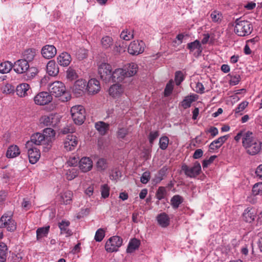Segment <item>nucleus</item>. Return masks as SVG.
Here are the masks:
<instances>
[{
    "mask_svg": "<svg viewBox=\"0 0 262 262\" xmlns=\"http://www.w3.org/2000/svg\"><path fill=\"white\" fill-rule=\"evenodd\" d=\"M50 226L39 228L36 230L37 239L39 240L41 237L45 236L48 233Z\"/></svg>",
    "mask_w": 262,
    "mask_h": 262,
    "instance_id": "nucleus-37",
    "label": "nucleus"
},
{
    "mask_svg": "<svg viewBox=\"0 0 262 262\" xmlns=\"http://www.w3.org/2000/svg\"><path fill=\"white\" fill-rule=\"evenodd\" d=\"M138 66L135 63H129L125 70V74L127 77L135 75L137 72Z\"/></svg>",
    "mask_w": 262,
    "mask_h": 262,
    "instance_id": "nucleus-32",
    "label": "nucleus"
},
{
    "mask_svg": "<svg viewBox=\"0 0 262 262\" xmlns=\"http://www.w3.org/2000/svg\"><path fill=\"white\" fill-rule=\"evenodd\" d=\"M79 167L82 172H88L92 168V161L90 158L83 157L79 161Z\"/></svg>",
    "mask_w": 262,
    "mask_h": 262,
    "instance_id": "nucleus-19",
    "label": "nucleus"
},
{
    "mask_svg": "<svg viewBox=\"0 0 262 262\" xmlns=\"http://www.w3.org/2000/svg\"><path fill=\"white\" fill-rule=\"evenodd\" d=\"M229 136L228 135L220 137L217 139L213 141V143L217 145H220V147L226 142L228 139Z\"/></svg>",
    "mask_w": 262,
    "mask_h": 262,
    "instance_id": "nucleus-55",
    "label": "nucleus"
},
{
    "mask_svg": "<svg viewBox=\"0 0 262 262\" xmlns=\"http://www.w3.org/2000/svg\"><path fill=\"white\" fill-rule=\"evenodd\" d=\"M40 121L46 126H54L59 122V118L56 114H51L48 116L42 117Z\"/></svg>",
    "mask_w": 262,
    "mask_h": 262,
    "instance_id": "nucleus-16",
    "label": "nucleus"
},
{
    "mask_svg": "<svg viewBox=\"0 0 262 262\" xmlns=\"http://www.w3.org/2000/svg\"><path fill=\"white\" fill-rule=\"evenodd\" d=\"M7 246L4 243H0V260L6 261L7 257Z\"/></svg>",
    "mask_w": 262,
    "mask_h": 262,
    "instance_id": "nucleus-39",
    "label": "nucleus"
},
{
    "mask_svg": "<svg viewBox=\"0 0 262 262\" xmlns=\"http://www.w3.org/2000/svg\"><path fill=\"white\" fill-rule=\"evenodd\" d=\"M50 142V138L46 137L44 134L36 133L31 136L30 140L26 144V147L29 148L34 144L36 145L48 144Z\"/></svg>",
    "mask_w": 262,
    "mask_h": 262,
    "instance_id": "nucleus-5",
    "label": "nucleus"
},
{
    "mask_svg": "<svg viewBox=\"0 0 262 262\" xmlns=\"http://www.w3.org/2000/svg\"><path fill=\"white\" fill-rule=\"evenodd\" d=\"M72 118L76 124H82L85 118V111L82 105L73 106L71 109Z\"/></svg>",
    "mask_w": 262,
    "mask_h": 262,
    "instance_id": "nucleus-4",
    "label": "nucleus"
},
{
    "mask_svg": "<svg viewBox=\"0 0 262 262\" xmlns=\"http://www.w3.org/2000/svg\"><path fill=\"white\" fill-rule=\"evenodd\" d=\"M2 91L3 93L7 94L13 93L14 91V86L10 84L7 83L2 88Z\"/></svg>",
    "mask_w": 262,
    "mask_h": 262,
    "instance_id": "nucleus-53",
    "label": "nucleus"
},
{
    "mask_svg": "<svg viewBox=\"0 0 262 262\" xmlns=\"http://www.w3.org/2000/svg\"><path fill=\"white\" fill-rule=\"evenodd\" d=\"M30 85L26 83L19 84L16 88L17 95L20 97H24L28 95L29 91Z\"/></svg>",
    "mask_w": 262,
    "mask_h": 262,
    "instance_id": "nucleus-24",
    "label": "nucleus"
},
{
    "mask_svg": "<svg viewBox=\"0 0 262 262\" xmlns=\"http://www.w3.org/2000/svg\"><path fill=\"white\" fill-rule=\"evenodd\" d=\"M56 49L53 45H46L41 50V54L42 55V56L47 59H50L56 55Z\"/></svg>",
    "mask_w": 262,
    "mask_h": 262,
    "instance_id": "nucleus-20",
    "label": "nucleus"
},
{
    "mask_svg": "<svg viewBox=\"0 0 262 262\" xmlns=\"http://www.w3.org/2000/svg\"><path fill=\"white\" fill-rule=\"evenodd\" d=\"M182 170L185 175L189 178H195L199 175L201 171V166L198 162H195L192 167H189L186 164L182 166Z\"/></svg>",
    "mask_w": 262,
    "mask_h": 262,
    "instance_id": "nucleus-8",
    "label": "nucleus"
},
{
    "mask_svg": "<svg viewBox=\"0 0 262 262\" xmlns=\"http://www.w3.org/2000/svg\"><path fill=\"white\" fill-rule=\"evenodd\" d=\"M244 220L248 223L253 222L256 216V211L252 208H247L243 214Z\"/></svg>",
    "mask_w": 262,
    "mask_h": 262,
    "instance_id": "nucleus-26",
    "label": "nucleus"
},
{
    "mask_svg": "<svg viewBox=\"0 0 262 262\" xmlns=\"http://www.w3.org/2000/svg\"><path fill=\"white\" fill-rule=\"evenodd\" d=\"M187 48L190 50V52H193L195 50H196L197 56L201 54L202 52V47L198 40L188 43L187 44Z\"/></svg>",
    "mask_w": 262,
    "mask_h": 262,
    "instance_id": "nucleus-28",
    "label": "nucleus"
},
{
    "mask_svg": "<svg viewBox=\"0 0 262 262\" xmlns=\"http://www.w3.org/2000/svg\"><path fill=\"white\" fill-rule=\"evenodd\" d=\"M0 228H6L8 231L14 232L16 229V223L11 215L4 214L0 219Z\"/></svg>",
    "mask_w": 262,
    "mask_h": 262,
    "instance_id": "nucleus-7",
    "label": "nucleus"
},
{
    "mask_svg": "<svg viewBox=\"0 0 262 262\" xmlns=\"http://www.w3.org/2000/svg\"><path fill=\"white\" fill-rule=\"evenodd\" d=\"M78 144L77 137L72 134L68 135L64 141V148L68 151L73 150Z\"/></svg>",
    "mask_w": 262,
    "mask_h": 262,
    "instance_id": "nucleus-15",
    "label": "nucleus"
},
{
    "mask_svg": "<svg viewBox=\"0 0 262 262\" xmlns=\"http://www.w3.org/2000/svg\"><path fill=\"white\" fill-rule=\"evenodd\" d=\"M52 96L47 92H42L36 95L34 98V101L36 104L44 105L51 102Z\"/></svg>",
    "mask_w": 262,
    "mask_h": 262,
    "instance_id": "nucleus-11",
    "label": "nucleus"
},
{
    "mask_svg": "<svg viewBox=\"0 0 262 262\" xmlns=\"http://www.w3.org/2000/svg\"><path fill=\"white\" fill-rule=\"evenodd\" d=\"M169 143V139L166 136H163L160 138L159 140V146L162 150H165L167 148Z\"/></svg>",
    "mask_w": 262,
    "mask_h": 262,
    "instance_id": "nucleus-44",
    "label": "nucleus"
},
{
    "mask_svg": "<svg viewBox=\"0 0 262 262\" xmlns=\"http://www.w3.org/2000/svg\"><path fill=\"white\" fill-rule=\"evenodd\" d=\"M86 81L83 79L78 80L72 87V90L76 97H78L82 96L86 91Z\"/></svg>",
    "mask_w": 262,
    "mask_h": 262,
    "instance_id": "nucleus-12",
    "label": "nucleus"
},
{
    "mask_svg": "<svg viewBox=\"0 0 262 262\" xmlns=\"http://www.w3.org/2000/svg\"><path fill=\"white\" fill-rule=\"evenodd\" d=\"M49 91L50 94L55 97H61L63 102H66L71 98L69 93L66 91L64 84L60 81H55L51 83L49 86Z\"/></svg>",
    "mask_w": 262,
    "mask_h": 262,
    "instance_id": "nucleus-2",
    "label": "nucleus"
},
{
    "mask_svg": "<svg viewBox=\"0 0 262 262\" xmlns=\"http://www.w3.org/2000/svg\"><path fill=\"white\" fill-rule=\"evenodd\" d=\"M133 34L130 32H128L127 31L124 30L120 34V37L125 40H129L133 38Z\"/></svg>",
    "mask_w": 262,
    "mask_h": 262,
    "instance_id": "nucleus-54",
    "label": "nucleus"
},
{
    "mask_svg": "<svg viewBox=\"0 0 262 262\" xmlns=\"http://www.w3.org/2000/svg\"><path fill=\"white\" fill-rule=\"evenodd\" d=\"M173 90V85L172 83L170 81L167 84L166 88L164 90V95L165 96H169L172 93Z\"/></svg>",
    "mask_w": 262,
    "mask_h": 262,
    "instance_id": "nucleus-61",
    "label": "nucleus"
},
{
    "mask_svg": "<svg viewBox=\"0 0 262 262\" xmlns=\"http://www.w3.org/2000/svg\"><path fill=\"white\" fill-rule=\"evenodd\" d=\"M232 26H234V32L239 36L248 35L253 30V27L250 22L243 20L242 17L237 18Z\"/></svg>",
    "mask_w": 262,
    "mask_h": 262,
    "instance_id": "nucleus-3",
    "label": "nucleus"
},
{
    "mask_svg": "<svg viewBox=\"0 0 262 262\" xmlns=\"http://www.w3.org/2000/svg\"><path fill=\"white\" fill-rule=\"evenodd\" d=\"M73 193L71 191H67L62 193L60 196L61 202L64 204H69L72 201Z\"/></svg>",
    "mask_w": 262,
    "mask_h": 262,
    "instance_id": "nucleus-34",
    "label": "nucleus"
},
{
    "mask_svg": "<svg viewBox=\"0 0 262 262\" xmlns=\"http://www.w3.org/2000/svg\"><path fill=\"white\" fill-rule=\"evenodd\" d=\"M125 77H127L125 74V70L117 69L112 73L110 82H120L122 81Z\"/></svg>",
    "mask_w": 262,
    "mask_h": 262,
    "instance_id": "nucleus-17",
    "label": "nucleus"
},
{
    "mask_svg": "<svg viewBox=\"0 0 262 262\" xmlns=\"http://www.w3.org/2000/svg\"><path fill=\"white\" fill-rule=\"evenodd\" d=\"M128 130L126 128H119L117 132L118 138L120 139H123L128 134Z\"/></svg>",
    "mask_w": 262,
    "mask_h": 262,
    "instance_id": "nucleus-59",
    "label": "nucleus"
},
{
    "mask_svg": "<svg viewBox=\"0 0 262 262\" xmlns=\"http://www.w3.org/2000/svg\"><path fill=\"white\" fill-rule=\"evenodd\" d=\"M175 81L177 85H179L181 84V83L184 80V77L183 74V73L178 71L175 73Z\"/></svg>",
    "mask_w": 262,
    "mask_h": 262,
    "instance_id": "nucleus-49",
    "label": "nucleus"
},
{
    "mask_svg": "<svg viewBox=\"0 0 262 262\" xmlns=\"http://www.w3.org/2000/svg\"><path fill=\"white\" fill-rule=\"evenodd\" d=\"M253 195H262V183L259 182L254 185L252 188Z\"/></svg>",
    "mask_w": 262,
    "mask_h": 262,
    "instance_id": "nucleus-43",
    "label": "nucleus"
},
{
    "mask_svg": "<svg viewBox=\"0 0 262 262\" xmlns=\"http://www.w3.org/2000/svg\"><path fill=\"white\" fill-rule=\"evenodd\" d=\"M159 224L162 227H166L169 225V217L166 213H162L157 217Z\"/></svg>",
    "mask_w": 262,
    "mask_h": 262,
    "instance_id": "nucleus-27",
    "label": "nucleus"
},
{
    "mask_svg": "<svg viewBox=\"0 0 262 262\" xmlns=\"http://www.w3.org/2000/svg\"><path fill=\"white\" fill-rule=\"evenodd\" d=\"M97 167L99 170H104L107 167L106 160L104 158L99 159L97 162Z\"/></svg>",
    "mask_w": 262,
    "mask_h": 262,
    "instance_id": "nucleus-42",
    "label": "nucleus"
},
{
    "mask_svg": "<svg viewBox=\"0 0 262 262\" xmlns=\"http://www.w3.org/2000/svg\"><path fill=\"white\" fill-rule=\"evenodd\" d=\"M144 43L142 41H134L128 46V52L130 54L137 55L143 52Z\"/></svg>",
    "mask_w": 262,
    "mask_h": 262,
    "instance_id": "nucleus-10",
    "label": "nucleus"
},
{
    "mask_svg": "<svg viewBox=\"0 0 262 262\" xmlns=\"http://www.w3.org/2000/svg\"><path fill=\"white\" fill-rule=\"evenodd\" d=\"M194 101V99L192 98L191 96H187L181 102V105L184 108L186 109L191 106V103Z\"/></svg>",
    "mask_w": 262,
    "mask_h": 262,
    "instance_id": "nucleus-41",
    "label": "nucleus"
},
{
    "mask_svg": "<svg viewBox=\"0 0 262 262\" xmlns=\"http://www.w3.org/2000/svg\"><path fill=\"white\" fill-rule=\"evenodd\" d=\"M171 205L173 208L177 209L179 205L183 202V198L179 195H175L171 199Z\"/></svg>",
    "mask_w": 262,
    "mask_h": 262,
    "instance_id": "nucleus-36",
    "label": "nucleus"
},
{
    "mask_svg": "<svg viewBox=\"0 0 262 262\" xmlns=\"http://www.w3.org/2000/svg\"><path fill=\"white\" fill-rule=\"evenodd\" d=\"M101 192L102 197L104 199L109 196L110 188L107 184H104L101 186Z\"/></svg>",
    "mask_w": 262,
    "mask_h": 262,
    "instance_id": "nucleus-51",
    "label": "nucleus"
},
{
    "mask_svg": "<svg viewBox=\"0 0 262 262\" xmlns=\"http://www.w3.org/2000/svg\"><path fill=\"white\" fill-rule=\"evenodd\" d=\"M28 148V155L29 162L31 164L36 163L38 161L40 157L39 150L36 147L31 146Z\"/></svg>",
    "mask_w": 262,
    "mask_h": 262,
    "instance_id": "nucleus-18",
    "label": "nucleus"
},
{
    "mask_svg": "<svg viewBox=\"0 0 262 262\" xmlns=\"http://www.w3.org/2000/svg\"><path fill=\"white\" fill-rule=\"evenodd\" d=\"M101 41L102 47L105 49L110 48L113 43L112 38L107 36L103 37Z\"/></svg>",
    "mask_w": 262,
    "mask_h": 262,
    "instance_id": "nucleus-38",
    "label": "nucleus"
},
{
    "mask_svg": "<svg viewBox=\"0 0 262 262\" xmlns=\"http://www.w3.org/2000/svg\"><path fill=\"white\" fill-rule=\"evenodd\" d=\"M216 158V156H211L208 160H205L203 162V168H207L210 164H211L213 161Z\"/></svg>",
    "mask_w": 262,
    "mask_h": 262,
    "instance_id": "nucleus-62",
    "label": "nucleus"
},
{
    "mask_svg": "<svg viewBox=\"0 0 262 262\" xmlns=\"http://www.w3.org/2000/svg\"><path fill=\"white\" fill-rule=\"evenodd\" d=\"M42 134H44L46 137H49L50 142L51 138L55 136V132L54 129L51 128H46L43 129Z\"/></svg>",
    "mask_w": 262,
    "mask_h": 262,
    "instance_id": "nucleus-52",
    "label": "nucleus"
},
{
    "mask_svg": "<svg viewBox=\"0 0 262 262\" xmlns=\"http://www.w3.org/2000/svg\"><path fill=\"white\" fill-rule=\"evenodd\" d=\"M104 236V230L102 228H100L96 232L95 239L96 241L100 242L103 239Z\"/></svg>",
    "mask_w": 262,
    "mask_h": 262,
    "instance_id": "nucleus-48",
    "label": "nucleus"
},
{
    "mask_svg": "<svg viewBox=\"0 0 262 262\" xmlns=\"http://www.w3.org/2000/svg\"><path fill=\"white\" fill-rule=\"evenodd\" d=\"M124 92V89L121 85L115 84L109 89V94L113 97H119Z\"/></svg>",
    "mask_w": 262,
    "mask_h": 262,
    "instance_id": "nucleus-23",
    "label": "nucleus"
},
{
    "mask_svg": "<svg viewBox=\"0 0 262 262\" xmlns=\"http://www.w3.org/2000/svg\"><path fill=\"white\" fill-rule=\"evenodd\" d=\"M20 154L18 147L15 145L10 146L6 152V157L8 158H13L17 157Z\"/></svg>",
    "mask_w": 262,
    "mask_h": 262,
    "instance_id": "nucleus-29",
    "label": "nucleus"
},
{
    "mask_svg": "<svg viewBox=\"0 0 262 262\" xmlns=\"http://www.w3.org/2000/svg\"><path fill=\"white\" fill-rule=\"evenodd\" d=\"M71 61V55L67 52L61 53L57 57V62L59 64L63 67L69 66Z\"/></svg>",
    "mask_w": 262,
    "mask_h": 262,
    "instance_id": "nucleus-25",
    "label": "nucleus"
},
{
    "mask_svg": "<svg viewBox=\"0 0 262 262\" xmlns=\"http://www.w3.org/2000/svg\"><path fill=\"white\" fill-rule=\"evenodd\" d=\"M47 72L50 76H55L59 73L58 65L54 60H50L46 66Z\"/></svg>",
    "mask_w": 262,
    "mask_h": 262,
    "instance_id": "nucleus-22",
    "label": "nucleus"
},
{
    "mask_svg": "<svg viewBox=\"0 0 262 262\" xmlns=\"http://www.w3.org/2000/svg\"><path fill=\"white\" fill-rule=\"evenodd\" d=\"M70 222L69 221H62L58 223V227L60 229V233L69 237L73 234L72 231L69 228Z\"/></svg>",
    "mask_w": 262,
    "mask_h": 262,
    "instance_id": "nucleus-21",
    "label": "nucleus"
},
{
    "mask_svg": "<svg viewBox=\"0 0 262 262\" xmlns=\"http://www.w3.org/2000/svg\"><path fill=\"white\" fill-rule=\"evenodd\" d=\"M76 55L79 60H82L86 58L88 56V50L83 48H80L77 51Z\"/></svg>",
    "mask_w": 262,
    "mask_h": 262,
    "instance_id": "nucleus-47",
    "label": "nucleus"
},
{
    "mask_svg": "<svg viewBox=\"0 0 262 262\" xmlns=\"http://www.w3.org/2000/svg\"><path fill=\"white\" fill-rule=\"evenodd\" d=\"M210 16L212 21L214 23H220L223 18L222 14L216 10H214L210 14Z\"/></svg>",
    "mask_w": 262,
    "mask_h": 262,
    "instance_id": "nucleus-40",
    "label": "nucleus"
},
{
    "mask_svg": "<svg viewBox=\"0 0 262 262\" xmlns=\"http://www.w3.org/2000/svg\"><path fill=\"white\" fill-rule=\"evenodd\" d=\"M38 72V70L36 68L34 67H31L28 70L27 73V77L28 79H32L35 77V76L37 74Z\"/></svg>",
    "mask_w": 262,
    "mask_h": 262,
    "instance_id": "nucleus-56",
    "label": "nucleus"
},
{
    "mask_svg": "<svg viewBox=\"0 0 262 262\" xmlns=\"http://www.w3.org/2000/svg\"><path fill=\"white\" fill-rule=\"evenodd\" d=\"M78 176L77 170L75 168L69 169L66 174V179L68 180H72Z\"/></svg>",
    "mask_w": 262,
    "mask_h": 262,
    "instance_id": "nucleus-45",
    "label": "nucleus"
},
{
    "mask_svg": "<svg viewBox=\"0 0 262 262\" xmlns=\"http://www.w3.org/2000/svg\"><path fill=\"white\" fill-rule=\"evenodd\" d=\"M140 245V241L137 238H133L129 242L126 251L127 253H132L137 249Z\"/></svg>",
    "mask_w": 262,
    "mask_h": 262,
    "instance_id": "nucleus-30",
    "label": "nucleus"
},
{
    "mask_svg": "<svg viewBox=\"0 0 262 262\" xmlns=\"http://www.w3.org/2000/svg\"><path fill=\"white\" fill-rule=\"evenodd\" d=\"M14 71L18 74L26 72L29 69L28 61L25 59H18L13 64Z\"/></svg>",
    "mask_w": 262,
    "mask_h": 262,
    "instance_id": "nucleus-13",
    "label": "nucleus"
},
{
    "mask_svg": "<svg viewBox=\"0 0 262 262\" xmlns=\"http://www.w3.org/2000/svg\"><path fill=\"white\" fill-rule=\"evenodd\" d=\"M122 244V239L119 236H113L106 242L105 249L108 252H116Z\"/></svg>",
    "mask_w": 262,
    "mask_h": 262,
    "instance_id": "nucleus-6",
    "label": "nucleus"
},
{
    "mask_svg": "<svg viewBox=\"0 0 262 262\" xmlns=\"http://www.w3.org/2000/svg\"><path fill=\"white\" fill-rule=\"evenodd\" d=\"M194 91L200 94H203L204 93V87L203 84L201 82H197L195 84Z\"/></svg>",
    "mask_w": 262,
    "mask_h": 262,
    "instance_id": "nucleus-63",
    "label": "nucleus"
},
{
    "mask_svg": "<svg viewBox=\"0 0 262 262\" xmlns=\"http://www.w3.org/2000/svg\"><path fill=\"white\" fill-rule=\"evenodd\" d=\"M252 133L247 132L243 137V144L248 154L251 155L257 154L261 149V144L256 139L252 137Z\"/></svg>",
    "mask_w": 262,
    "mask_h": 262,
    "instance_id": "nucleus-1",
    "label": "nucleus"
},
{
    "mask_svg": "<svg viewBox=\"0 0 262 262\" xmlns=\"http://www.w3.org/2000/svg\"><path fill=\"white\" fill-rule=\"evenodd\" d=\"M150 180V172L149 171H145L143 172L140 181L143 184H146Z\"/></svg>",
    "mask_w": 262,
    "mask_h": 262,
    "instance_id": "nucleus-57",
    "label": "nucleus"
},
{
    "mask_svg": "<svg viewBox=\"0 0 262 262\" xmlns=\"http://www.w3.org/2000/svg\"><path fill=\"white\" fill-rule=\"evenodd\" d=\"M95 127L100 134L104 135L108 129V125L100 121L95 124Z\"/></svg>",
    "mask_w": 262,
    "mask_h": 262,
    "instance_id": "nucleus-35",
    "label": "nucleus"
},
{
    "mask_svg": "<svg viewBox=\"0 0 262 262\" xmlns=\"http://www.w3.org/2000/svg\"><path fill=\"white\" fill-rule=\"evenodd\" d=\"M13 68V64L8 61L3 62L0 64V73L5 74L9 73Z\"/></svg>",
    "mask_w": 262,
    "mask_h": 262,
    "instance_id": "nucleus-31",
    "label": "nucleus"
},
{
    "mask_svg": "<svg viewBox=\"0 0 262 262\" xmlns=\"http://www.w3.org/2000/svg\"><path fill=\"white\" fill-rule=\"evenodd\" d=\"M36 55V50L33 49H29L25 51L23 56L25 60L27 61L30 62L33 60Z\"/></svg>",
    "mask_w": 262,
    "mask_h": 262,
    "instance_id": "nucleus-33",
    "label": "nucleus"
},
{
    "mask_svg": "<svg viewBox=\"0 0 262 262\" xmlns=\"http://www.w3.org/2000/svg\"><path fill=\"white\" fill-rule=\"evenodd\" d=\"M74 131V128L71 126H67L61 129L60 133L66 135L69 133H73Z\"/></svg>",
    "mask_w": 262,
    "mask_h": 262,
    "instance_id": "nucleus-64",
    "label": "nucleus"
},
{
    "mask_svg": "<svg viewBox=\"0 0 262 262\" xmlns=\"http://www.w3.org/2000/svg\"><path fill=\"white\" fill-rule=\"evenodd\" d=\"M166 193V191L165 187H160L156 192V196L158 200H161L164 198Z\"/></svg>",
    "mask_w": 262,
    "mask_h": 262,
    "instance_id": "nucleus-50",
    "label": "nucleus"
},
{
    "mask_svg": "<svg viewBox=\"0 0 262 262\" xmlns=\"http://www.w3.org/2000/svg\"><path fill=\"white\" fill-rule=\"evenodd\" d=\"M248 104V102L247 101H243L241 103L238 107L235 109V114L239 113L245 110V108L247 106Z\"/></svg>",
    "mask_w": 262,
    "mask_h": 262,
    "instance_id": "nucleus-60",
    "label": "nucleus"
},
{
    "mask_svg": "<svg viewBox=\"0 0 262 262\" xmlns=\"http://www.w3.org/2000/svg\"><path fill=\"white\" fill-rule=\"evenodd\" d=\"M67 77L72 81L76 79L78 77V75L74 70L69 68L67 71Z\"/></svg>",
    "mask_w": 262,
    "mask_h": 262,
    "instance_id": "nucleus-46",
    "label": "nucleus"
},
{
    "mask_svg": "<svg viewBox=\"0 0 262 262\" xmlns=\"http://www.w3.org/2000/svg\"><path fill=\"white\" fill-rule=\"evenodd\" d=\"M159 133L158 131L150 132L148 136L149 142L150 144H152L154 140L158 137Z\"/></svg>",
    "mask_w": 262,
    "mask_h": 262,
    "instance_id": "nucleus-58",
    "label": "nucleus"
},
{
    "mask_svg": "<svg viewBox=\"0 0 262 262\" xmlns=\"http://www.w3.org/2000/svg\"><path fill=\"white\" fill-rule=\"evenodd\" d=\"M98 73L101 79L105 83L110 82L112 74V67L109 64L102 63L98 69Z\"/></svg>",
    "mask_w": 262,
    "mask_h": 262,
    "instance_id": "nucleus-9",
    "label": "nucleus"
},
{
    "mask_svg": "<svg viewBox=\"0 0 262 262\" xmlns=\"http://www.w3.org/2000/svg\"><path fill=\"white\" fill-rule=\"evenodd\" d=\"M86 89L90 95L97 94L100 89L99 81L96 79H90L86 84Z\"/></svg>",
    "mask_w": 262,
    "mask_h": 262,
    "instance_id": "nucleus-14",
    "label": "nucleus"
}]
</instances>
